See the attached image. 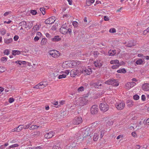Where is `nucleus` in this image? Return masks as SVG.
<instances>
[{"mask_svg":"<svg viewBox=\"0 0 149 149\" xmlns=\"http://www.w3.org/2000/svg\"><path fill=\"white\" fill-rule=\"evenodd\" d=\"M81 65V62L78 61H66L63 64V67L66 68H73L76 66Z\"/></svg>","mask_w":149,"mask_h":149,"instance_id":"f257e3e1","label":"nucleus"},{"mask_svg":"<svg viewBox=\"0 0 149 149\" xmlns=\"http://www.w3.org/2000/svg\"><path fill=\"white\" fill-rule=\"evenodd\" d=\"M88 102V100L85 97H80L73 102L74 104L76 106H83L86 105Z\"/></svg>","mask_w":149,"mask_h":149,"instance_id":"f03ea898","label":"nucleus"},{"mask_svg":"<svg viewBox=\"0 0 149 149\" xmlns=\"http://www.w3.org/2000/svg\"><path fill=\"white\" fill-rule=\"evenodd\" d=\"M67 25L65 23L63 24L60 29V32L62 34H66L68 32L70 35L72 33V30L70 28L67 29Z\"/></svg>","mask_w":149,"mask_h":149,"instance_id":"7ed1b4c3","label":"nucleus"},{"mask_svg":"<svg viewBox=\"0 0 149 149\" xmlns=\"http://www.w3.org/2000/svg\"><path fill=\"white\" fill-rule=\"evenodd\" d=\"M104 83L107 84L111 85L114 86H117L119 85V81L118 80L114 79H110L105 81Z\"/></svg>","mask_w":149,"mask_h":149,"instance_id":"20e7f679","label":"nucleus"},{"mask_svg":"<svg viewBox=\"0 0 149 149\" xmlns=\"http://www.w3.org/2000/svg\"><path fill=\"white\" fill-rule=\"evenodd\" d=\"M92 72V70L91 69H87L85 67H83L81 68L80 70L79 73L81 74L82 73L85 75H89Z\"/></svg>","mask_w":149,"mask_h":149,"instance_id":"39448f33","label":"nucleus"},{"mask_svg":"<svg viewBox=\"0 0 149 149\" xmlns=\"http://www.w3.org/2000/svg\"><path fill=\"white\" fill-rule=\"evenodd\" d=\"M99 107L100 110L103 112L107 111L109 108V105L105 102L101 103Z\"/></svg>","mask_w":149,"mask_h":149,"instance_id":"423d86ee","label":"nucleus"},{"mask_svg":"<svg viewBox=\"0 0 149 149\" xmlns=\"http://www.w3.org/2000/svg\"><path fill=\"white\" fill-rule=\"evenodd\" d=\"M115 106L116 109L118 110H120L123 109L124 108L125 104L123 102H119L116 103Z\"/></svg>","mask_w":149,"mask_h":149,"instance_id":"0eeeda50","label":"nucleus"},{"mask_svg":"<svg viewBox=\"0 0 149 149\" xmlns=\"http://www.w3.org/2000/svg\"><path fill=\"white\" fill-rule=\"evenodd\" d=\"M49 55L52 57L55 58L58 57L60 56V53L58 51L56 50H52L50 51L49 52Z\"/></svg>","mask_w":149,"mask_h":149,"instance_id":"6e6552de","label":"nucleus"},{"mask_svg":"<svg viewBox=\"0 0 149 149\" xmlns=\"http://www.w3.org/2000/svg\"><path fill=\"white\" fill-rule=\"evenodd\" d=\"M82 121V118L81 117H75L73 121V123L75 125H77L81 123Z\"/></svg>","mask_w":149,"mask_h":149,"instance_id":"1a4fd4ad","label":"nucleus"},{"mask_svg":"<svg viewBox=\"0 0 149 149\" xmlns=\"http://www.w3.org/2000/svg\"><path fill=\"white\" fill-rule=\"evenodd\" d=\"M98 110V107L96 105H93L91 108V113L92 114H97Z\"/></svg>","mask_w":149,"mask_h":149,"instance_id":"9d476101","label":"nucleus"},{"mask_svg":"<svg viewBox=\"0 0 149 149\" xmlns=\"http://www.w3.org/2000/svg\"><path fill=\"white\" fill-rule=\"evenodd\" d=\"M136 84V83L133 82H128L125 84V88L129 90L135 86Z\"/></svg>","mask_w":149,"mask_h":149,"instance_id":"9b49d317","label":"nucleus"},{"mask_svg":"<svg viewBox=\"0 0 149 149\" xmlns=\"http://www.w3.org/2000/svg\"><path fill=\"white\" fill-rule=\"evenodd\" d=\"M55 17H52L47 19L45 21V23L47 24H51L53 23L55 21Z\"/></svg>","mask_w":149,"mask_h":149,"instance_id":"f8f14e48","label":"nucleus"},{"mask_svg":"<svg viewBox=\"0 0 149 149\" xmlns=\"http://www.w3.org/2000/svg\"><path fill=\"white\" fill-rule=\"evenodd\" d=\"M70 70H67L63 72V74L60 75L58 76V78L59 79H61L63 78H65L66 76L68 75L70 73Z\"/></svg>","mask_w":149,"mask_h":149,"instance_id":"ddd939ff","label":"nucleus"},{"mask_svg":"<svg viewBox=\"0 0 149 149\" xmlns=\"http://www.w3.org/2000/svg\"><path fill=\"white\" fill-rule=\"evenodd\" d=\"M54 134V132L53 131H51L47 133L45 135V137L46 139H49L52 137Z\"/></svg>","mask_w":149,"mask_h":149,"instance_id":"4468645a","label":"nucleus"},{"mask_svg":"<svg viewBox=\"0 0 149 149\" xmlns=\"http://www.w3.org/2000/svg\"><path fill=\"white\" fill-rule=\"evenodd\" d=\"M79 71L78 70L73 69L71 70L70 72V75L72 77H74L76 75L79 74Z\"/></svg>","mask_w":149,"mask_h":149,"instance_id":"2eb2a0df","label":"nucleus"},{"mask_svg":"<svg viewBox=\"0 0 149 149\" xmlns=\"http://www.w3.org/2000/svg\"><path fill=\"white\" fill-rule=\"evenodd\" d=\"M94 64L96 67H100L102 66V62L100 60L98 59L94 62Z\"/></svg>","mask_w":149,"mask_h":149,"instance_id":"dca6fc26","label":"nucleus"},{"mask_svg":"<svg viewBox=\"0 0 149 149\" xmlns=\"http://www.w3.org/2000/svg\"><path fill=\"white\" fill-rule=\"evenodd\" d=\"M142 89L145 91H149V84L145 83L143 84L142 86Z\"/></svg>","mask_w":149,"mask_h":149,"instance_id":"f3484780","label":"nucleus"},{"mask_svg":"<svg viewBox=\"0 0 149 149\" xmlns=\"http://www.w3.org/2000/svg\"><path fill=\"white\" fill-rule=\"evenodd\" d=\"M61 40V38L59 36H56L54 38H52L51 40L53 42H58Z\"/></svg>","mask_w":149,"mask_h":149,"instance_id":"a211bd4d","label":"nucleus"},{"mask_svg":"<svg viewBox=\"0 0 149 149\" xmlns=\"http://www.w3.org/2000/svg\"><path fill=\"white\" fill-rule=\"evenodd\" d=\"M99 128L100 129V137L101 138H102L104 135V134L105 132V130L104 129H103L102 128V126H99Z\"/></svg>","mask_w":149,"mask_h":149,"instance_id":"6ab92c4d","label":"nucleus"},{"mask_svg":"<svg viewBox=\"0 0 149 149\" xmlns=\"http://www.w3.org/2000/svg\"><path fill=\"white\" fill-rule=\"evenodd\" d=\"M39 85L40 86V88L41 89H42L44 87H46L48 85L47 83L46 82H41L39 83Z\"/></svg>","mask_w":149,"mask_h":149,"instance_id":"aec40b11","label":"nucleus"},{"mask_svg":"<svg viewBox=\"0 0 149 149\" xmlns=\"http://www.w3.org/2000/svg\"><path fill=\"white\" fill-rule=\"evenodd\" d=\"M40 26L36 24L33 27L32 31H36L39 30Z\"/></svg>","mask_w":149,"mask_h":149,"instance_id":"412c9836","label":"nucleus"},{"mask_svg":"<svg viewBox=\"0 0 149 149\" xmlns=\"http://www.w3.org/2000/svg\"><path fill=\"white\" fill-rule=\"evenodd\" d=\"M20 26L22 27H24L26 29L27 23L25 21H22L19 23Z\"/></svg>","mask_w":149,"mask_h":149,"instance_id":"4be33fe9","label":"nucleus"},{"mask_svg":"<svg viewBox=\"0 0 149 149\" xmlns=\"http://www.w3.org/2000/svg\"><path fill=\"white\" fill-rule=\"evenodd\" d=\"M116 51L115 50H110L108 52V54L110 56H114L116 53Z\"/></svg>","mask_w":149,"mask_h":149,"instance_id":"5701e85b","label":"nucleus"},{"mask_svg":"<svg viewBox=\"0 0 149 149\" xmlns=\"http://www.w3.org/2000/svg\"><path fill=\"white\" fill-rule=\"evenodd\" d=\"M13 39L11 38L9 39H4V43L8 45L12 42L13 41Z\"/></svg>","mask_w":149,"mask_h":149,"instance_id":"b1692460","label":"nucleus"},{"mask_svg":"<svg viewBox=\"0 0 149 149\" xmlns=\"http://www.w3.org/2000/svg\"><path fill=\"white\" fill-rule=\"evenodd\" d=\"M134 45V42L132 41H130L128 42L125 46L128 47H131Z\"/></svg>","mask_w":149,"mask_h":149,"instance_id":"393cba45","label":"nucleus"},{"mask_svg":"<svg viewBox=\"0 0 149 149\" xmlns=\"http://www.w3.org/2000/svg\"><path fill=\"white\" fill-rule=\"evenodd\" d=\"M102 86V84H101L100 81H99L96 83L95 86L96 88H101Z\"/></svg>","mask_w":149,"mask_h":149,"instance_id":"a878e982","label":"nucleus"},{"mask_svg":"<svg viewBox=\"0 0 149 149\" xmlns=\"http://www.w3.org/2000/svg\"><path fill=\"white\" fill-rule=\"evenodd\" d=\"M40 133L39 131H36L32 134V136L33 137H37L39 136Z\"/></svg>","mask_w":149,"mask_h":149,"instance_id":"bb28decb","label":"nucleus"},{"mask_svg":"<svg viewBox=\"0 0 149 149\" xmlns=\"http://www.w3.org/2000/svg\"><path fill=\"white\" fill-rule=\"evenodd\" d=\"M21 54V52L19 50H14L12 51V54L13 55H18Z\"/></svg>","mask_w":149,"mask_h":149,"instance_id":"cd10ccee","label":"nucleus"},{"mask_svg":"<svg viewBox=\"0 0 149 149\" xmlns=\"http://www.w3.org/2000/svg\"><path fill=\"white\" fill-rule=\"evenodd\" d=\"M99 134V132L98 133H95L94 134L93 136V140L94 141H96L97 140Z\"/></svg>","mask_w":149,"mask_h":149,"instance_id":"c85d7f7f","label":"nucleus"},{"mask_svg":"<svg viewBox=\"0 0 149 149\" xmlns=\"http://www.w3.org/2000/svg\"><path fill=\"white\" fill-rule=\"evenodd\" d=\"M33 24L31 21L27 23V27L26 29H29L31 28Z\"/></svg>","mask_w":149,"mask_h":149,"instance_id":"c756f323","label":"nucleus"},{"mask_svg":"<svg viewBox=\"0 0 149 149\" xmlns=\"http://www.w3.org/2000/svg\"><path fill=\"white\" fill-rule=\"evenodd\" d=\"M110 63L111 64H118L119 61L117 59L112 60L110 61Z\"/></svg>","mask_w":149,"mask_h":149,"instance_id":"7c9ffc66","label":"nucleus"},{"mask_svg":"<svg viewBox=\"0 0 149 149\" xmlns=\"http://www.w3.org/2000/svg\"><path fill=\"white\" fill-rule=\"evenodd\" d=\"M98 123L97 122H95L91 124V127L92 128L96 127L99 125L98 124Z\"/></svg>","mask_w":149,"mask_h":149,"instance_id":"2f4dec72","label":"nucleus"},{"mask_svg":"<svg viewBox=\"0 0 149 149\" xmlns=\"http://www.w3.org/2000/svg\"><path fill=\"white\" fill-rule=\"evenodd\" d=\"M127 105L129 107H131L133 105L134 102L133 101L131 100H129L127 101Z\"/></svg>","mask_w":149,"mask_h":149,"instance_id":"473e14b6","label":"nucleus"},{"mask_svg":"<svg viewBox=\"0 0 149 149\" xmlns=\"http://www.w3.org/2000/svg\"><path fill=\"white\" fill-rule=\"evenodd\" d=\"M117 72L118 73H125L126 72V71L125 68H122L117 71Z\"/></svg>","mask_w":149,"mask_h":149,"instance_id":"72a5a7b5","label":"nucleus"},{"mask_svg":"<svg viewBox=\"0 0 149 149\" xmlns=\"http://www.w3.org/2000/svg\"><path fill=\"white\" fill-rule=\"evenodd\" d=\"M143 61L141 59H139L137 60L136 62V63L138 65L142 64Z\"/></svg>","mask_w":149,"mask_h":149,"instance_id":"f704fd0d","label":"nucleus"},{"mask_svg":"<svg viewBox=\"0 0 149 149\" xmlns=\"http://www.w3.org/2000/svg\"><path fill=\"white\" fill-rule=\"evenodd\" d=\"M47 42V40L45 38H43L41 42V44L42 45H45Z\"/></svg>","mask_w":149,"mask_h":149,"instance_id":"c9c22d12","label":"nucleus"},{"mask_svg":"<svg viewBox=\"0 0 149 149\" xmlns=\"http://www.w3.org/2000/svg\"><path fill=\"white\" fill-rule=\"evenodd\" d=\"M143 123L145 125H149V118L143 120Z\"/></svg>","mask_w":149,"mask_h":149,"instance_id":"e433bc0d","label":"nucleus"},{"mask_svg":"<svg viewBox=\"0 0 149 149\" xmlns=\"http://www.w3.org/2000/svg\"><path fill=\"white\" fill-rule=\"evenodd\" d=\"M17 128L18 130H17V132H19L23 128H24L23 125H19L17 127Z\"/></svg>","mask_w":149,"mask_h":149,"instance_id":"4c0bfd02","label":"nucleus"},{"mask_svg":"<svg viewBox=\"0 0 149 149\" xmlns=\"http://www.w3.org/2000/svg\"><path fill=\"white\" fill-rule=\"evenodd\" d=\"M19 32L20 34H23L25 33L26 32L25 31L24 29L22 27H21L19 29Z\"/></svg>","mask_w":149,"mask_h":149,"instance_id":"58836bf2","label":"nucleus"},{"mask_svg":"<svg viewBox=\"0 0 149 149\" xmlns=\"http://www.w3.org/2000/svg\"><path fill=\"white\" fill-rule=\"evenodd\" d=\"M31 125V123H29L27 125H25L24 126H23L24 129H28L29 128L30 126Z\"/></svg>","mask_w":149,"mask_h":149,"instance_id":"ea45409f","label":"nucleus"},{"mask_svg":"<svg viewBox=\"0 0 149 149\" xmlns=\"http://www.w3.org/2000/svg\"><path fill=\"white\" fill-rule=\"evenodd\" d=\"M28 149H42L41 147L40 146H38L37 147H28Z\"/></svg>","mask_w":149,"mask_h":149,"instance_id":"a19ab883","label":"nucleus"},{"mask_svg":"<svg viewBox=\"0 0 149 149\" xmlns=\"http://www.w3.org/2000/svg\"><path fill=\"white\" fill-rule=\"evenodd\" d=\"M38 127V126L36 125H32L30 128V130H34L35 129H37Z\"/></svg>","mask_w":149,"mask_h":149,"instance_id":"79ce46f5","label":"nucleus"},{"mask_svg":"<svg viewBox=\"0 0 149 149\" xmlns=\"http://www.w3.org/2000/svg\"><path fill=\"white\" fill-rule=\"evenodd\" d=\"M90 128H88L86 129V130H85V132L84 133L86 134L87 136H88L89 135V132Z\"/></svg>","mask_w":149,"mask_h":149,"instance_id":"37998d69","label":"nucleus"},{"mask_svg":"<svg viewBox=\"0 0 149 149\" xmlns=\"http://www.w3.org/2000/svg\"><path fill=\"white\" fill-rule=\"evenodd\" d=\"M116 31V30L114 28H111L109 30V32L112 33H115Z\"/></svg>","mask_w":149,"mask_h":149,"instance_id":"c03bdc74","label":"nucleus"},{"mask_svg":"<svg viewBox=\"0 0 149 149\" xmlns=\"http://www.w3.org/2000/svg\"><path fill=\"white\" fill-rule=\"evenodd\" d=\"M40 10L43 15H45V9L44 8H40Z\"/></svg>","mask_w":149,"mask_h":149,"instance_id":"a18cd8bd","label":"nucleus"},{"mask_svg":"<svg viewBox=\"0 0 149 149\" xmlns=\"http://www.w3.org/2000/svg\"><path fill=\"white\" fill-rule=\"evenodd\" d=\"M19 146V145L17 144H15L12 145L10 146L9 147L8 149H10L11 148H15L16 147H17Z\"/></svg>","mask_w":149,"mask_h":149,"instance_id":"49530a36","label":"nucleus"},{"mask_svg":"<svg viewBox=\"0 0 149 149\" xmlns=\"http://www.w3.org/2000/svg\"><path fill=\"white\" fill-rule=\"evenodd\" d=\"M11 12L10 11H9L5 12L3 14V16L5 17H7L9 15L11 14Z\"/></svg>","mask_w":149,"mask_h":149,"instance_id":"de8ad7c7","label":"nucleus"},{"mask_svg":"<svg viewBox=\"0 0 149 149\" xmlns=\"http://www.w3.org/2000/svg\"><path fill=\"white\" fill-rule=\"evenodd\" d=\"M3 53L4 54L7 55H8L10 54L9 51L8 49L4 50Z\"/></svg>","mask_w":149,"mask_h":149,"instance_id":"09e8293b","label":"nucleus"},{"mask_svg":"<svg viewBox=\"0 0 149 149\" xmlns=\"http://www.w3.org/2000/svg\"><path fill=\"white\" fill-rule=\"evenodd\" d=\"M84 90V87L83 86H81L78 89V91L80 92L83 91Z\"/></svg>","mask_w":149,"mask_h":149,"instance_id":"8fccbe9b","label":"nucleus"},{"mask_svg":"<svg viewBox=\"0 0 149 149\" xmlns=\"http://www.w3.org/2000/svg\"><path fill=\"white\" fill-rule=\"evenodd\" d=\"M133 97V99L134 100H138L139 98V96L138 95H136V94L135 95H134Z\"/></svg>","mask_w":149,"mask_h":149,"instance_id":"3c124183","label":"nucleus"},{"mask_svg":"<svg viewBox=\"0 0 149 149\" xmlns=\"http://www.w3.org/2000/svg\"><path fill=\"white\" fill-rule=\"evenodd\" d=\"M31 13L32 15H36L37 13V12L36 10H32L31 11Z\"/></svg>","mask_w":149,"mask_h":149,"instance_id":"603ef678","label":"nucleus"},{"mask_svg":"<svg viewBox=\"0 0 149 149\" xmlns=\"http://www.w3.org/2000/svg\"><path fill=\"white\" fill-rule=\"evenodd\" d=\"M86 4L87 5L89 6H90L92 3H91V2L90 0H86Z\"/></svg>","mask_w":149,"mask_h":149,"instance_id":"864d4df0","label":"nucleus"},{"mask_svg":"<svg viewBox=\"0 0 149 149\" xmlns=\"http://www.w3.org/2000/svg\"><path fill=\"white\" fill-rule=\"evenodd\" d=\"M119 67V66L118 64H115V65H113L111 66V68L112 69H114L117 68Z\"/></svg>","mask_w":149,"mask_h":149,"instance_id":"5fc2aeb1","label":"nucleus"},{"mask_svg":"<svg viewBox=\"0 0 149 149\" xmlns=\"http://www.w3.org/2000/svg\"><path fill=\"white\" fill-rule=\"evenodd\" d=\"M6 70L4 68L0 67V73H2L5 71Z\"/></svg>","mask_w":149,"mask_h":149,"instance_id":"6e6d98bb","label":"nucleus"},{"mask_svg":"<svg viewBox=\"0 0 149 149\" xmlns=\"http://www.w3.org/2000/svg\"><path fill=\"white\" fill-rule=\"evenodd\" d=\"M78 23L76 21H74L72 22V24L74 27H77L78 26Z\"/></svg>","mask_w":149,"mask_h":149,"instance_id":"4d7b16f0","label":"nucleus"},{"mask_svg":"<svg viewBox=\"0 0 149 149\" xmlns=\"http://www.w3.org/2000/svg\"><path fill=\"white\" fill-rule=\"evenodd\" d=\"M66 149H73L71 145H68L66 146Z\"/></svg>","mask_w":149,"mask_h":149,"instance_id":"13d9d810","label":"nucleus"},{"mask_svg":"<svg viewBox=\"0 0 149 149\" xmlns=\"http://www.w3.org/2000/svg\"><path fill=\"white\" fill-rule=\"evenodd\" d=\"M125 64V63L123 61H121L120 62H119V63H118V65L120 66H121L122 65H124Z\"/></svg>","mask_w":149,"mask_h":149,"instance_id":"bf43d9fd","label":"nucleus"},{"mask_svg":"<svg viewBox=\"0 0 149 149\" xmlns=\"http://www.w3.org/2000/svg\"><path fill=\"white\" fill-rule=\"evenodd\" d=\"M71 146L72 147L73 149H74V148L76 146V142H74L73 143H72L71 144Z\"/></svg>","mask_w":149,"mask_h":149,"instance_id":"052dcab7","label":"nucleus"},{"mask_svg":"<svg viewBox=\"0 0 149 149\" xmlns=\"http://www.w3.org/2000/svg\"><path fill=\"white\" fill-rule=\"evenodd\" d=\"M39 83L38 84L36 85L34 87H33V88H36V89H41L40 88V86L39 85Z\"/></svg>","mask_w":149,"mask_h":149,"instance_id":"680f3d73","label":"nucleus"},{"mask_svg":"<svg viewBox=\"0 0 149 149\" xmlns=\"http://www.w3.org/2000/svg\"><path fill=\"white\" fill-rule=\"evenodd\" d=\"M39 39V38L37 36H35L34 38V40L35 42H37Z\"/></svg>","mask_w":149,"mask_h":149,"instance_id":"e2e57ef3","label":"nucleus"},{"mask_svg":"<svg viewBox=\"0 0 149 149\" xmlns=\"http://www.w3.org/2000/svg\"><path fill=\"white\" fill-rule=\"evenodd\" d=\"M14 100V99L13 98H10L9 100V102L10 103L13 102Z\"/></svg>","mask_w":149,"mask_h":149,"instance_id":"0e129e2a","label":"nucleus"},{"mask_svg":"<svg viewBox=\"0 0 149 149\" xmlns=\"http://www.w3.org/2000/svg\"><path fill=\"white\" fill-rule=\"evenodd\" d=\"M6 31L5 29L2 30L1 31V33L2 35H5L6 34Z\"/></svg>","mask_w":149,"mask_h":149,"instance_id":"69168bd1","label":"nucleus"},{"mask_svg":"<svg viewBox=\"0 0 149 149\" xmlns=\"http://www.w3.org/2000/svg\"><path fill=\"white\" fill-rule=\"evenodd\" d=\"M132 135L134 137H137V135L135 132H133L132 133Z\"/></svg>","mask_w":149,"mask_h":149,"instance_id":"338daca9","label":"nucleus"},{"mask_svg":"<svg viewBox=\"0 0 149 149\" xmlns=\"http://www.w3.org/2000/svg\"><path fill=\"white\" fill-rule=\"evenodd\" d=\"M52 149H61V148L58 146H55L53 147Z\"/></svg>","mask_w":149,"mask_h":149,"instance_id":"774afa93","label":"nucleus"}]
</instances>
